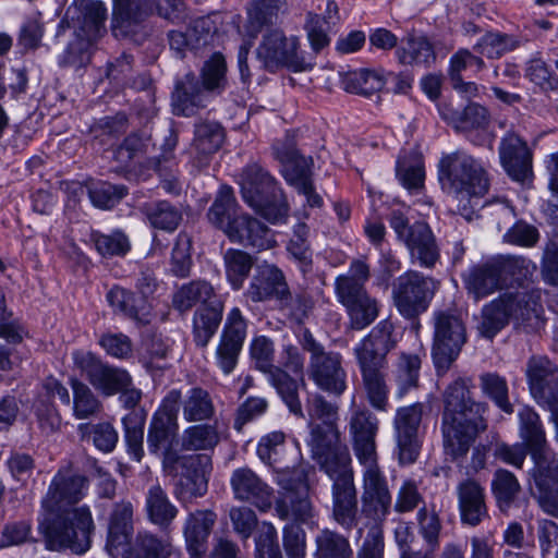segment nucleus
I'll return each mask as SVG.
<instances>
[{
	"instance_id": "nucleus-1",
	"label": "nucleus",
	"mask_w": 558,
	"mask_h": 558,
	"mask_svg": "<svg viewBox=\"0 0 558 558\" xmlns=\"http://www.w3.org/2000/svg\"><path fill=\"white\" fill-rule=\"evenodd\" d=\"M87 480L71 471H59L41 500L39 530L51 549L69 548L84 554L90 547L95 530L87 506H77L85 497Z\"/></svg>"
},
{
	"instance_id": "nucleus-2",
	"label": "nucleus",
	"mask_w": 558,
	"mask_h": 558,
	"mask_svg": "<svg viewBox=\"0 0 558 558\" xmlns=\"http://www.w3.org/2000/svg\"><path fill=\"white\" fill-rule=\"evenodd\" d=\"M133 506L130 501L117 504L109 523L108 544L112 555L124 558H179V550L169 537L148 531H140L133 541Z\"/></svg>"
},
{
	"instance_id": "nucleus-3",
	"label": "nucleus",
	"mask_w": 558,
	"mask_h": 558,
	"mask_svg": "<svg viewBox=\"0 0 558 558\" xmlns=\"http://www.w3.org/2000/svg\"><path fill=\"white\" fill-rule=\"evenodd\" d=\"M438 179L442 190L462 203L458 209L468 219L473 213V201L484 196L489 186L482 163L463 150L445 154L440 158Z\"/></svg>"
},
{
	"instance_id": "nucleus-4",
	"label": "nucleus",
	"mask_w": 558,
	"mask_h": 558,
	"mask_svg": "<svg viewBox=\"0 0 558 558\" xmlns=\"http://www.w3.org/2000/svg\"><path fill=\"white\" fill-rule=\"evenodd\" d=\"M243 201L270 223L286 221L289 204L270 173L258 163L247 165L240 174Z\"/></svg>"
},
{
	"instance_id": "nucleus-5",
	"label": "nucleus",
	"mask_w": 558,
	"mask_h": 558,
	"mask_svg": "<svg viewBox=\"0 0 558 558\" xmlns=\"http://www.w3.org/2000/svg\"><path fill=\"white\" fill-rule=\"evenodd\" d=\"M181 402V391L170 390L154 413L147 433V447L150 453L161 454L163 466L173 470L180 460L177 446L179 423L178 414Z\"/></svg>"
},
{
	"instance_id": "nucleus-6",
	"label": "nucleus",
	"mask_w": 558,
	"mask_h": 558,
	"mask_svg": "<svg viewBox=\"0 0 558 558\" xmlns=\"http://www.w3.org/2000/svg\"><path fill=\"white\" fill-rule=\"evenodd\" d=\"M302 345L310 353L308 377L323 391L341 396L347 390V372L339 352L326 351L310 331L303 333Z\"/></svg>"
},
{
	"instance_id": "nucleus-7",
	"label": "nucleus",
	"mask_w": 558,
	"mask_h": 558,
	"mask_svg": "<svg viewBox=\"0 0 558 558\" xmlns=\"http://www.w3.org/2000/svg\"><path fill=\"white\" fill-rule=\"evenodd\" d=\"M250 352L256 368L267 375L268 381L277 390L290 412L299 417H304L296 380L282 368L274 365V342L265 336L256 337L251 343Z\"/></svg>"
},
{
	"instance_id": "nucleus-8",
	"label": "nucleus",
	"mask_w": 558,
	"mask_h": 558,
	"mask_svg": "<svg viewBox=\"0 0 558 558\" xmlns=\"http://www.w3.org/2000/svg\"><path fill=\"white\" fill-rule=\"evenodd\" d=\"M434 320L433 360L438 372H446L466 341L462 317L452 310L436 311Z\"/></svg>"
},
{
	"instance_id": "nucleus-9",
	"label": "nucleus",
	"mask_w": 558,
	"mask_h": 558,
	"mask_svg": "<svg viewBox=\"0 0 558 558\" xmlns=\"http://www.w3.org/2000/svg\"><path fill=\"white\" fill-rule=\"evenodd\" d=\"M437 288L433 278L409 270L392 283L393 304L404 318L415 319L426 312Z\"/></svg>"
},
{
	"instance_id": "nucleus-10",
	"label": "nucleus",
	"mask_w": 558,
	"mask_h": 558,
	"mask_svg": "<svg viewBox=\"0 0 558 558\" xmlns=\"http://www.w3.org/2000/svg\"><path fill=\"white\" fill-rule=\"evenodd\" d=\"M257 60L268 72H277L288 68L294 72L304 71L306 63L299 54V40L296 37H287L278 28H267L256 49Z\"/></svg>"
},
{
	"instance_id": "nucleus-11",
	"label": "nucleus",
	"mask_w": 558,
	"mask_h": 558,
	"mask_svg": "<svg viewBox=\"0 0 558 558\" xmlns=\"http://www.w3.org/2000/svg\"><path fill=\"white\" fill-rule=\"evenodd\" d=\"M390 226L408 247L411 260L421 267L433 268L439 259L436 239L427 223L416 221L409 225L408 219L399 211L390 218Z\"/></svg>"
},
{
	"instance_id": "nucleus-12",
	"label": "nucleus",
	"mask_w": 558,
	"mask_h": 558,
	"mask_svg": "<svg viewBox=\"0 0 558 558\" xmlns=\"http://www.w3.org/2000/svg\"><path fill=\"white\" fill-rule=\"evenodd\" d=\"M529 389L534 400L550 412L558 424V366L544 355H533L526 364Z\"/></svg>"
},
{
	"instance_id": "nucleus-13",
	"label": "nucleus",
	"mask_w": 558,
	"mask_h": 558,
	"mask_svg": "<svg viewBox=\"0 0 558 558\" xmlns=\"http://www.w3.org/2000/svg\"><path fill=\"white\" fill-rule=\"evenodd\" d=\"M72 359L75 367L106 396L116 395L131 385L132 379L126 371L102 363L90 352L74 351Z\"/></svg>"
},
{
	"instance_id": "nucleus-14",
	"label": "nucleus",
	"mask_w": 558,
	"mask_h": 558,
	"mask_svg": "<svg viewBox=\"0 0 558 558\" xmlns=\"http://www.w3.org/2000/svg\"><path fill=\"white\" fill-rule=\"evenodd\" d=\"M441 435L444 451L452 460L464 457L478 434L487 429L485 416H441Z\"/></svg>"
},
{
	"instance_id": "nucleus-15",
	"label": "nucleus",
	"mask_w": 558,
	"mask_h": 558,
	"mask_svg": "<svg viewBox=\"0 0 558 558\" xmlns=\"http://www.w3.org/2000/svg\"><path fill=\"white\" fill-rule=\"evenodd\" d=\"M393 326L388 320L379 322L354 348L361 374L386 371L387 354L396 347Z\"/></svg>"
},
{
	"instance_id": "nucleus-16",
	"label": "nucleus",
	"mask_w": 558,
	"mask_h": 558,
	"mask_svg": "<svg viewBox=\"0 0 558 558\" xmlns=\"http://www.w3.org/2000/svg\"><path fill=\"white\" fill-rule=\"evenodd\" d=\"M362 476V513L375 522H383L390 513L392 496L378 462L364 464Z\"/></svg>"
},
{
	"instance_id": "nucleus-17",
	"label": "nucleus",
	"mask_w": 558,
	"mask_h": 558,
	"mask_svg": "<svg viewBox=\"0 0 558 558\" xmlns=\"http://www.w3.org/2000/svg\"><path fill=\"white\" fill-rule=\"evenodd\" d=\"M246 330V319L239 307H233L227 315L214 357L225 375H230L238 364Z\"/></svg>"
},
{
	"instance_id": "nucleus-18",
	"label": "nucleus",
	"mask_w": 558,
	"mask_h": 558,
	"mask_svg": "<svg viewBox=\"0 0 558 558\" xmlns=\"http://www.w3.org/2000/svg\"><path fill=\"white\" fill-rule=\"evenodd\" d=\"M424 413V404L416 402L397 409L393 418L398 459L401 464L413 463L420 451L418 428Z\"/></svg>"
},
{
	"instance_id": "nucleus-19",
	"label": "nucleus",
	"mask_w": 558,
	"mask_h": 558,
	"mask_svg": "<svg viewBox=\"0 0 558 558\" xmlns=\"http://www.w3.org/2000/svg\"><path fill=\"white\" fill-rule=\"evenodd\" d=\"M378 424L376 415L366 408H357L351 413L349 434L354 456L361 465L378 462Z\"/></svg>"
},
{
	"instance_id": "nucleus-20",
	"label": "nucleus",
	"mask_w": 558,
	"mask_h": 558,
	"mask_svg": "<svg viewBox=\"0 0 558 558\" xmlns=\"http://www.w3.org/2000/svg\"><path fill=\"white\" fill-rule=\"evenodd\" d=\"M230 486L236 500L252 504L259 511L266 512L272 506V488L247 466L232 472Z\"/></svg>"
},
{
	"instance_id": "nucleus-21",
	"label": "nucleus",
	"mask_w": 558,
	"mask_h": 558,
	"mask_svg": "<svg viewBox=\"0 0 558 558\" xmlns=\"http://www.w3.org/2000/svg\"><path fill=\"white\" fill-rule=\"evenodd\" d=\"M74 36L86 38L93 43L106 34L107 9L99 0H73L68 10Z\"/></svg>"
},
{
	"instance_id": "nucleus-22",
	"label": "nucleus",
	"mask_w": 558,
	"mask_h": 558,
	"mask_svg": "<svg viewBox=\"0 0 558 558\" xmlns=\"http://www.w3.org/2000/svg\"><path fill=\"white\" fill-rule=\"evenodd\" d=\"M223 233L231 242L258 250H268L276 244L271 230L246 213L234 216Z\"/></svg>"
},
{
	"instance_id": "nucleus-23",
	"label": "nucleus",
	"mask_w": 558,
	"mask_h": 558,
	"mask_svg": "<svg viewBox=\"0 0 558 558\" xmlns=\"http://www.w3.org/2000/svg\"><path fill=\"white\" fill-rule=\"evenodd\" d=\"M444 411L441 416H485L488 405L473 399L470 380L458 378L442 393Z\"/></svg>"
},
{
	"instance_id": "nucleus-24",
	"label": "nucleus",
	"mask_w": 558,
	"mask_h": 558,
	"mask_svg": "<svg viewBox=\"0 0 558 558\" xmlns=\"http://www.w3.org/2000/svg\"><path fill=\"white\" fill-rule=\"evenodd\" d=\"M542 292L539 289L512 293L511 318L518 329L531 333L544 327L543 306L541 303Z\"/></svg>"
},
{
	"instance_id": "nucleus-25",
	"label": "nucleus",
	"mask_w": 558,
	"mask_h": 558,
	"mask_svg": "<svg viewBox=\"0 0 558 558\" xmlns=\"http://www.w3.org/2000/svg\"><path fill=\"white\" fill-rule=\"evenodd\" d=\"M500 161L507 173L518 182H524L532 173V157L525 142L515 134H507L499 146Z\"/></svg>"
},
{
	"instance_id": "nucleus-26",
	"label": "nucleus",
	"mask_w": 558,
	"mask_h": 558,
	"mask_svg": "<svg viewBox=\"0 0 558 558\" xmlns=\"http://www.w3.org/2000/svg\"><path fill=\"white\" fill-rule=\"evenodd\" d=\"M463 283L468 294L476 302L506 287L494 258L470 268L463 276Z\"/></svg>"
},
{
	"instance_id": "nucleus-27",
	"label": "nucleus",
	"mask_w": 558,
	"mask_h": 558,
	"mask_svg": "<svg viewBox=\"0 0 558 558\" xmlns=\"http://www.w3.org/2000/svg\"><path fill=\"white\" fill-rule=\"evenodd\" d=\"M288 292V283L283 272L275 265H259L252 278L246 295L253 302H263L269 299L284 298Z\"/></svg>"
},
{
	"instance_id": "nucleus-28",
	"label": "nucleus",
	"mask_w": 558,
	"mask_h": 558,
	"mask_svg": "<svg viewBox=\"0 0 558 558\" xmlns=\"http://www.w3.org/2000/svg\"><path fill=\"white\" fill-rule=\"evenodd\" d=\"M107 301L114 313L133 320L135 324L148 325L153 319V305L148 300H141L122 287L114 286L107 293Z\"/></svg>"
},
{
	"instance_id": "nucleus-29",
	"label": "nucleus",
	"mask_w": 558,
	"mask_h": 558,
	"mask_svg": "<svg viewBox=\"0 0 558 558\" xmlns=\"http://www.w3.org/2000/svg\"><path fill=\"white\" fill-rule=\"evenodd\" d=\"M371 277V268L364 258L353 259L347 274L340 275L335 281V291L338 301L343 305L367 293L365 283Z\"/></svg>"
},
{
	"instance_id": "nucleus-30",
	"label": "nucleus",
	"mask_w": 558,
	"mask_h": 558,
	"mask_svg": "<svg viewBox=\"0 0 558 558\" xmlns=\"http://www.w3.org/2000/svg\"><path fill=\"white\" fill-rule=\"evenodd\" d=\"M512 293L507 292L485 304L481 311L477 330L481 336L493 339L509 323L512 313Z\"/></svg>"
},
{
	"instance_id": "nucleus-31",
	"label": "nucleus",
	"mask_w": 558,
	"mask_h": 558,
	"mask_svg": "<svg viewBox=\"0 0 558 558\" xmlns=\"http://www.w3.org/2000/svg\"><path fill=\"white\" fill-rule=\"evenodd\" d=\"M279 158L282 162L290 163L292 167L287 172V181L293 185L300 194L306 197V202L311 207H319L323 201L315 192L311 180L310 163H312V160L298 156L296 151L287 153Z\"/></svg>"
},
{
	"instance_id": "nucleus-32",
	"label": "nucleus",
	"mask_w": 558,
	"mask_h": 558,
	"mask_svg": "<svg viewBox=\"0 0 558 558\" xmlns=\"http://www.w3.org/2000/svg\"><path fill=\"white\" fill-rule=\"evenodd\" d=\"M534 468L532 477L541 497H546L558 489V453L553 448L530 454Z\"/></svg>"
},
{
	"instance_id": "nucleus-33",
	"label": "nucleus",
	"mask_w": 558,
	"mask_h": 558,
	"mask_svg": "<svg viewBox=\"0 0 558 558\" xmlns=\"http://www.w3.org/2000/svg\"><path fill=\"white\" fill-rule=\"evenodd\" d=\"M519 436L530 454L550 449L546 430L538 413L530 407L518 412Z\"/></svg>"
},
{
	"instance_id": "nucleus-34",
	"label": "nucleus",
	"mask_w": 558,
	"mask_h": 558,
	"mask_svg": "<svg viewBox=\"0 0 558 558\" xmlns=\"http://www.w3.org/2000/svg\"><path fill=\"white\" fill-rule=\"evenodd\" d=\"M206 92L194 73H186L175 83L172 95L173 105L179 113L192 116L197 109L206 107Z\"/></svg>"
},
{
	"instance_id": "nucleus-35",
	"label": "nucleus",
	"mask_w": 558,
	"mask_h": 558,
	"mask_svg": "<svg viewBox=\"0 0 558 558\" xmlns=\"http://www.w3.org/2000/svg\"><path fill=\"white\" fill-rule=\"evenodd\" d=\"M215 521L216 514L210 510H197L187 517L184 536L192 558H201L205 553V544Z\"/></svg>"
},
{
	"instance_id": "nucleus-36",
	"label": "nucleus",
	"mask_w": 558,
	"mask_h": 558,
	"mask_svg": "<svg viewBox=\"0 0 558 558\" xmlns=\"http://www.w3.org/2000/svg\"><path fill=\"white\" fill-rule=\"evenodd\" d=\"M332 515L337 523L344 529L356 525L357 499L354 481L336 484L331 487Z\"/></svg>"
},
{
	"instance_id": "nucleus-37",
	"label": "nucleus",
	"mask_w": 558,
	"mask_h": 558,
	"mask_svg": "<svg viewBox=\"0 0 558 558\" xmlns=\"http://www.w3.org/2000/svg\"><path fill=\"white\" fill-rule=\"evenodd\" d=\"M150 9L137 0H114L112 32L116 37H125L149 15Z\"/></svg>"
},
{
	"instance_id": "nucleus-38",
	"label": "nucleus",
	"mask_w": 558,
	"mask_h": 558,
	"mask_svg": "<svg viewBox=\"0 0 558 558\" xmlns=\"http://www.w3.org/2000/svg\"><path fill=\"white\" fill-rule=\"evenodd\" d=\"M225 141V131L217 122L204 121L195 125L193 147L196 150L197 167L207 166V157L220 149Z\"/></svg>"
},
{
	"instance_id": "nucleus-39",
	"label": "nucleus",
	"mask_w": 558,
	"mask_h": 558,
	"mask_svg": "<svg viewBox=\"0 0 558 558\" xmlns=\"http://www.w3.org/2000/svg\"><path fill=\"white\" fill-rule=\"evenodd\" d=\"M222 310V303L215 301L195 312L193 317V336L198 347H206L215 335L221 323Z\"/></svg>"
},
{
	"instance_id": "nucleus-40",
	"label": "nucleus",
	"mask_w": 558,
	"mask_h": 558,
	"mask_svg": "<svg viewBox=\"0 0 558 558\" xmlns=\"http://www.w3.org/2000/svg\"><path fill=\"white\" fill-rule=\"evenodd\" d=\"M314 461L320 471L332 481V485L354 481L352 460L347 447H340L324 457L314 459Z\"/></svg>"
},
{
	"instance_id": "nucleus-41",
	"label": "nucleus",
	"mask_w": 558,
	"mask_h": 558,
	"mask_svg": "<svg viewBox=\"0 0 558 558\" xmlns=\"http://www.w3.org/2000/svg\"><path fill=\"white\" fill-rule=\"evenodd\" d=\"M146 512L153 524L166 529L177 517L178 509L167 493L159 485H154L146 495Z\"/></svg>"
},
{
	"instance_id": "nucleus-42",
	"label": "nucleus",
	"mask_w": 558,
	"mask_h": 558,
	"mask_svg": "<svg viewBox=\"0 0 558 558\" xmlns=\"http://www.w3.org/2000/svg\"><path fill=\"white\" fill-rule=\"evenodd\" d=\"M276 512L282 520L308 523L314 517V508L306 488L294 494H283L276 502Z\"/></svg>"
},
{
	"instance_id": "nucleus-43",
	"label": "nucleus",
	"mask_w": 558,
	"mask_h": 558,
	"mask_svg": "<svg viewBox=\"0 0 558 558\" xmlns=\"http://www.w3.org/2000/svg\"><path fill=\"white\" fill-rule=\"evenodd\" d=\"M215 296L214 287L206 280L197 279L182 284L173 294V307L186 312L197 303L207 304Z\"/></svg>"
},
{
	"instance_id": "nucleus-44",
	"label": "nucleus",
	"mask_w": 558,
	"mask_h": 558,
	"mask_svg": "<svg viewBox=\"0 0 558 558\" xmlns=\"http://www.w3.org/2000/svg\"><path fill=\"white\" fill-rule=\"evenodd\" d=\"M398 60L402 64L429 66L436 59L432 44L423 36L409 35L397 50Z\"/></svg>"
},
{
	"instance_id": "nucleus-45",
	"label": "nucleus",
	"mask_w": 558,
	"mask_h": 558,
	"mask_svg": "<svg viewBox=\"0 0 558 558\" xmlns=\"http://www.w3.org/2000/svg\"><path fill=\"white\" fill-rule=\"evenodd\" d=\"M180 404L183 408V417L187 422L210 420L215 413L209 392L201 387L191 388Z\"/></svg>"
},
{
	"instance_id": "nucleus-46",
	"label": "nucleus",
	"mask_w": 558,
	"mask_h": 558,
	"mask_svg": "<svg viewBox=\"0 0 558 558\" xmlns=\"http://www.w3.org/2000/svg\"><path fill=\"white\" fill-rule=\"evenodd\" d=\"M313 459L324 457L340 447H347L340 441V434L335 422H325L312 427L308 441Z\"/></svg>"
},
{
	"instance_id": "nucleus-47",
	"label": "nucleus",
	"mask_w": 558,
	"mask_h": 558,
	"mask_svg": "<svg viewBox=\"0 0 558 558\" xmlns=\"http://www.w3.org/2000/svg\"><path fill=\"white\" fill-rule=\"evenodd\" d=\"M219 439L216 426L197 424L183 430L180 437V447L185 451L210 450L218 445Z\"/></svg>"
},
{
	"instance_id": "nucleus-48",
	"label": "nucleus",
	"mask_w": 558,
	"mask_h": 558,
	"mask_svg": "<svg viewBox=\"0 0 558 558\" xmlns=\"http://www.w3.org/2000/svg\"><path fill=\"white\" fill-rule=\"evenodd\" d=\"M149 223L163 231H174L181 220V211L167 201L147 203L142 208Z\"/></svg>"
},
{
	"instance_id": "nucleus-49",
	"label": "nucleus",
	"mask_w": 558,
	"mask_h": 558,
	"mask_svg": "<svg viewBox=\"0 0 558 558\" xmlns=\"http://www.w3.org/2000/svg\"><path fill=\"white\" fill-rule=\"evenodd\" d=\"M238 215V203L232 189L221 186L213 205L208 209V220L225 232L227 225L231 223L233 217Z\"/></svg>"
},
{
	"instance_id": "nucleus-50",
	"label": "nucleus",
	"mask_w": 558,
	"mask_h": 558,
	"mask_svg": "<svg viewBox=\"0 0 558 558\" xmlns=\"http://www.w3.org/2000/svg\"><path fill=\"white\" fill-rule=\"evenodd\" d=\"M315 558H352L353 551L347 537L325 529L315 538Z\"/></svg>"
},
{
	"instance_id": "nucleus-51",
	"label": "nucleus",
	"mask_w": 558,
	"mask_h": 558,
	"mask_svg": "<svg viewBox=\"0 0 558 558\" xmlns=\"http://www.w3.org/2000/svg\"><path fill=\"white\" fill-rule=\"evenodd\" d=\"M492 490L499 509L506 512L520 493L521 486L513 473L498 469L494 474Z\"/></svg>"
},
{
	"instance_id": "nucleus-52",
	"label": "nucleus",
	"mask_w": 558,
	"mask_h": 558,
	"mask_svg": "<svg viewBox=\"0 0 558 558\" xmlns=\"http://www.w3.org/2000/svg\"><path fill=\"white\" fill-rule=\"evenodd\" d=\"M223 263L227 279L233 289L239 290L252 269L251 255L241 250L229 248L223 254Z\"/></svg>"
},
{
	"instance_id": "nucleus-53",
	"label": "nucleus",
	"mask_w": 558,
	"mask_h": 558,
	"mask_svg": "<svg viewBox=\"0 0 558 558\" xmlns=\"http://www.w3.org/2000/svg\"><path fill=\"white\" fill-rule=\"evenodd\" d=\"M440 113L459 131L484 128L488 123L487 110L478 104H470L462 111H446L444 109L440 110Z\"/></svg>"
},
{
	"instance_id": "nucleus-54",
	"label": "nucleus",
	"mask_w": 558,
	"mask_h": 558,
	"mask_svg": "<svg viewBox=\"0 0 558 558\" xmlns=\"http://www.w3.org/2000/svg\"><path fill=\"white\" fill-rule=\"evenodd\" d=\"M71 387L73 390V413L76 418H89L101 411V402L87 385L72 378Z\"/></svg>"
},
{
	"instance_id": "nucleus-55",
	"label": "nucleus",
	"mask_w": 558,
	"mask_h": 558,
	"mask_svg": "<svg viewBox=\"0 0 558 558\" xmlns=\"http://www.w3.org/2000/svg\"><path fill=\"white\" fill-rule=\"evenodd\" d=\"M385 83L386 78L383 74L371 70L349 73L343 81L347 92L363 96H371L381 90Z\"/></svg>"
},
{
	"instance_id": "nucleus-56",
	"label": "nucleus",
	"mask_w": 558,
	"mask_h": 558,
	"mask_svg": "<svg viewBox=\"0 0 558 558\" xmlns=\"http://www.w3.org/2000/svg\"><path fill=\"white\" fill-rule=\"evenodd\" d=\"M363 387L368 403L377 411L388 410L389 388L386 383V372L362 373Z\"/></svg>"
},
{
	"instance_id": "nucleus-57",
	"label": "nucleus",
	"mask_w": 558,
	"mask_h": 558,
	"mask_svg": "<svg viewBox=\"0 0 558 558\" xmlns=\"http://www.w3.org/2000/svg\"><path fill=\"white\" fill-rule=\"evenodd\" d=\"M482 392L489 398L501 411L513 413V405L509 401L507 380L497 373H485L480 376Z\"/></svg>"
},
{
	"instance_id": "nucleus-58",
	"label": "nucleus",
	"mask_w": 558,
	"mask_h": 558,
	"mask_svg": "<svg viewBox=\"0 0 558 558\" xmlns=\"http://www.w3.org/2000/svg\"><path fill=\"white\" fill-rule=\"evenodd\" d=\"M421 360L416 354L401 353L396 365L398 396L403 397L410 389L417 387Z\"/></svg>"
},
{
	"instance_id": "nucleus-59",
	"label": "nucleus",
	"mask_w": 558,
	"mask_h": 558,
	"mask_svg": "<svg viewBox=\"0 0 558 558\" xmlns=\"http://www.w3.org/2000/svg\"><path fill=\"white\" fill-rule=\"evenodd\" d=\"M522 40L515 36L502 34V33H487L478 43L474 49L490 59L499 58L504 53L514 50L521 45Z\"/></svg>"
},
{
	"instance_id": "nucleus-60",
	"label": "nucleus",
	"mask_w": 558,
	"mask_h": 558,
	"mask_svg": "<svg viewBox=\"0 0 558 558\" xmlns=\"http://www.w3.org/2000/svg\"><path fill=\"white\" fill-rule=\"evenodd\" d=\"M350 317L351 326L361 330L369 326L378 316L379 305L368 293L344 306Z\"/></svg>"
},
{
	"instance_id": "nucleus-61",
	"label": "nucleus",
	"mask_w": 558,
	"mask_h": 558,
	"mask_svg": "<svg viewBox=\"0 0 558 558\" xmlns=\"http://www.w3.org/2000/svg\"><path fill=\"white\" fill-rule=\"evenodd\" d=\"M308 233V227L304 222H299L294 226L292 238L287 246L289 254L299 263L303 272L312 267L313 254L307 241Z\"/></svg>"
},
{
	"instance_id": "nucleus-62",
	"label": "nucleus",
	"mask_w": 558,
	"mask_h": 558,
	"mask_svg": "<svg viewBox=\"0 0 558 558\" xmlns=\"http://www.w3.org/2000/svg\"><path fill=\"white\" fill-rule=\"evenodd\" d=\"M226 60L221 53H214L202 69V84L206 92L221 93L227 84Z\"/></svg>"
},
{
	"instance_id": "nucleus-63",
	"label": "nucleus",
	"mask_w": 558,
	"mask_h": 558,
	"mask_svg": "<svg viewBox=\"0 0 558 558\" xmlns=\"http://www.w3.org/2000/svg\"><path fill=\"white\" fill-rule=\"evenodd\" d=\"M87 194L95 207L110 209L128 194V187L109 182H99L87 187Z\"/></svg>"
},
{
	"instance_id": "nucleus-64",
	"label": "nucleus",
	"mask_w": 558,
	"mask_h": 558,
	"mask_svg": "<svg viewBox=\"0 0 558 558\" xmlns=\"http://www.w3.org/2000/svg\"><path fill=\"white\" fill-rule=\"evenodd\" d=\"M93 241L96 250L104 257L123 256L131 248L128 235L120 230H114L109 234L94 233Z\"/></svg>"
}]
</instances>
